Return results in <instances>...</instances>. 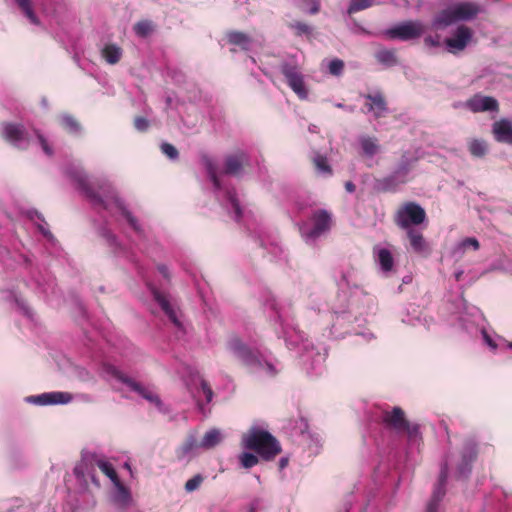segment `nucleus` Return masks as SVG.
Listing matches in <instances>:
<instances>
[{
    "label": "nucleus",
    "mask_w": 512,
    "mask_h": 512,
    "mask_svg": "<svg viewBox=\"0 0 512 512\" xmlns=\"http://www.w3.org/2000/svg\"><path fill=\"white\" fill-rule=\"evenodd\" d=\"M292 28L295 29L298 35L310 33V27L304 22H295L292 24Z\"/></svg>",
    "instance_id": "nucleus-46"
},
{
    "label": "nucleus",
    "mask_w": 512,
    "mask_h": 512,
    "mask_svg": "<svg viewBox=\"0 0 512 512\" xmlns=\"http://www.w3.org/2000/svg\"><path fill=\"white\" fill-rule=\"evenodd\" d=\"M2 137L15 147L26 139V130L23 125L4 122L2 124Z\"/></svg>",
    "instance_id": "nucleus-14"
},
{
    "label": "nucleus",
    "mask_w": 512,
    "mask_h": 512,
    "mask_svg": "<svg viewBox=\"0 0 512 512\" xmlns=\"http://www.w3.org/2000/svg\"><path fill=\"white\" fill-rule=\"evenodd\" d=\"M402 432H406L410 441H416L420 438V427L418 424H411L409 421L406 422Z\"/></svg>",
    "instance_id": "nucleus-39"
},
{
    "label": "nucleus",
    "mask_w": 512,
    "mask_h": 512,
    "mask_svg": "<svg viewBox=\"0 0 512 512\" xmlns=\"http://www.w3.org/2000/svg\"><path fill=\"white\" fill-rule=\"evenodd\" d=\"M311 226L303 224L300 226L301 237L305 241L316 240L327 234L333 225L332 214L325 209H317L310 216Z\"/></svg>",
    "instance_id": "nucleus-4"
},
{
    "label": "nucleus",
    "mask_w": 512,
    "mask_h": 512,
    "mask_svg": "<svg viewBox=\"0 0 512 512\" xmlns=\"http://www.w3.org/2000/svg\"><path fill=\"white\" fill-rule=\"evenodd\" d=\"M200 447L194 435H189L185 441L176 449L178 459H184L194 449Z\"/></svg>",
    "instance_id": "nucleus-27"
},
{
    "label": "nucleus",
    "mask_w": 512,
    "mask_h": 512,
    "mask_svg": "<svg viewBox=\"0 0 512 512\" xmlns=\"http://www.w3.org/2000/svg\"><path fill=\"white\" fill-rule=\"evenodd\" d=\"M96 465L100 471L112 481L113 484L120 480L118 473L110 462L99 459L96 461Z\"/></svg>",
    "instance_id": "nucleus-33"
},
{
    "label": "nucleus",
    "mask_w": 512,
    "mask_h": 512,
    "mask_svg": "<svg viewBox=\"0 0 512 512\" xmlns=\"http://www.w3.org/2000/svg\"><path fill=\"white\" fill-rule=\"evenodd\" d=\"M154 299L156 302L160 305L162 310L165 312V314L168 316V318L173 322V324L177 327L181 326V323L179 319L177 318L176 311L171 306L170 302L166 298L165 295L160 293L159 291L155 290L153 291Z\"/></svg>",
    "instance_id": "nucleus-21"
},
{
    "label": "nucleus",
    "mask_w": 512,
    "mask_h": 512,
    "mask_svg": "<svg viewBox=\"0 0 512 512\" xmlns=\"http://www.w3.org/2000/svg\"><path fill=\"white\" fill-rule=\"evenodd\" d=\"M314 165L316 167V169L319 171V172H322V173H325V174H331L332 173V169L328 163V160L325 156L323 155H317L314 160Z\"/></svg>",
    "instance_id": "nucleus-38"
},
{
    "label": "nucleus",
    "mask_w": 512,
    "mask_h": 512,
    "mask_svg": "<svg viewBox=\"0 0 512 512\" xmlns=\"http://www.w3.org/2000/svg\"><path fill=\"white\" fill-rule=\"evenodd\" d=\"M481 10V6L474 2L457 3L439 11L432 21V26L443 29L455 22L469 21L476 18Z\"/></svg>",
    "instance_id": "nucleus-3"
},
{
    "label": "nucleus",
    "mask_w": 512,
    "mask_h": 512,
    "mask_svg": "<svg viewBox=\"0 0 512 512\" xmlns=\"http://www.w3.org/2000/svg\"><path fill=\"white\" fill-rule=\"evenodd\" d=\"M288 463H289V459L287 457L281 458L278 462L279 469L283 470L284 468L287 467Z\"/></svg>",
    "instance_id": "nucleus-52"
},
{
    "label": "nucleus",
    "mask_w": 512,
    "mask_h": 512,
    "mask_svg": "<svg viewBox=\"0 0 512 512\" xmlns=\"http://www.w3.org/2000/svg\"><path fill=\"white\" fill-rule=\"evenodd\" d=\"M374 1L373 0H351L350 5L348 7V13L353 14L358 11L367 9L371 6H373Z\"/></svg>",
    "instance_id": "nucleus-37"
},
{
    "label": "nucleus",
    "mask_w": 512,
    "mask_h": 512,
    "mask_svg": "<svg viewBox=\"0 0 512 512\" xmlns=\"http://www.w3.org/2000/svg\"><path fill=\"white\" fill-rule=\"evenodd\" d=\"M242 445L254 451L264 461H272L282 452L277 438L270 432L257 427H252L243 434Z\"/></svg>",
    "instance_id": "nucleus-2"
},
{
    "label": "nucleus",
    "mask_w": 512,
    "mask_h": 512,
    "mask_svg": "<svg viewBox=\"0 0 512 512\" xmlns=\"http://www.w3.org/2000/svg\"><path fill=\"white\" fill-rule=\"evenodd\" d=\"M202 388H203V391L206 393L207 400L210 401L211 400V396H212V390L210 389L208 384L205 383V382L202 383Z\"/></svg>",
    "instance_id": "nucleus-49"
},
{
    "label": "nucleus",
    "mask_w": 512,
    "mask_h": 512,
    "mask_svg": "<svg viewBox=\"0 0 512 512\" xmlns=\"http://www.w3.org/2000/svg\"><path fill=\"white\" fill-rule=\"evenodd\" d=\"M134 127L138 130V131H141V132H144L148 129L149 127V122L148 120L145 118V117H142V116H137L135 119H134Z\"/></svg>",
    "instance_id": "nucleus-44"
},
{
    "label": "nucleus",
    "mask_w": 512,
    "mask_h": 512,
    "mask_svg": "<svg viewBox=\"0 0 512 512\" xmlns=\"http://www.w3.org/2000/svg\"><path fill=\"white\" fill-rule=\"evenodd\" d=\"M259 458L260 457L258 455H255V454H252L249 452H243L239 456V461L243 468L249 469L259 463Z\"/></svg>",
    "instance_id": "nucleus-36"
},
{
    "label": "nucleus",
    "mask_w": 512,
    "mask_h": 512,
    "mask_svg": "<svg viewBox=\"0 0 512 512\" xmlns=\"http://www.w3.org/2000/svg\"><path fill=\"white\" fill-rule=\"evenodd\" d=\"M228 348L245 366H254L260 363L256 352L239 337H232L228 342Z\"/></svg>",
    "instance_id": "nucleus-9"
},
{
    "label": "nucleus",
    "mask_w": 512,
    "mask_h": 512,
    "mask_svg": "<svg viewBox=\"0 0 512 512\" xmlns=\"http://www.w3.org/2000/svg\"><path fill=\"white\" fill-rule=\"evenodd\" d=\"M248 164V157L244 152L228 155L225 158L224 173L238 176L244 165Z\"/></svg>",
    "instance_id": "nucleus-18"
},
{
    "label": "nucleus",
    "mask_w": 512,
    "mask_h": 512,
    "mask_svg": "<svg viewBox=\"0 0 512 512\" xmlns=\"http://www.w3.org/2000/svg\"><path fill=\"white\" fill-rule=\"evenodd\" d=\"M122 54L123 51L121 47L116 44H107L101 50L102 57L111 65L117 64L120 61Z\"/></svg>",
    "instance_id": "nucleus-24"
},
{
    "label": "nucleus",
    "mask_w": 512,
    "mask_h": 512,
    "mask_svg": "<svg viewBox=\"0 0 512 512\" xmlns=\"http://www.w3.org/2000/svg\"><path fill=\"white\" fill-rule=\"evenodd\" d=\"M202 162L207 170V173L216 189H221V182L216 172V164L208 155L202 156Z\"/></svg>",
    "instance_id": "nucleus-29"
},
{
    "label": "nucleus",
    "mask_w": 512,
    "mask_h": 512,
    "mask_svg": "<svg viewBox=\"0 0 512 512\" xmlns=\"http://www.w3.org/2000/svg\"><path fill=\"white\" fill-rule=\"evenodd\" d=\"M465 105L473 113L499 111V103L494 97L479 93L469 98Z\"/></svg>",
    "instance_id": "nucleus-11"
},
{
    "label": "nucleus",
    "mask_w": 512,
    "mask_h": 512,
    "mask_svg": "<svg viewBox=\"0 0 512 512\" xmlns=\"http://www.w3.org/2000/svg\"><path fill=\"white\" fill-rule=\"evenodd\" d=\"M280 71L285 77L288 86L300 98L306 99L308 97V90L304 83V77L297 65L283 62L280 65Z\"/></svg>",
    "instance_id": "nucleus-7"
},
{
    "label": "nucleus",
    "mask_w": 512,
    "mask_h": 512,
    "mask_svg": "<svg viewBox=\"0 0 512 512\" xmlns=\"http://www.w3.org/2000/svg\"><path fill=\"white\" fill-rule=\"evenodd\" d=\"M227 199L229 200V202L231 203L232 205V208L234 210V213H235V220L238 221L241 219L242 217V209H241V206L239 204V201L236 197V194L235 192H232V191H228L227 192Z\"/></svg>",
    "instance_id": "nucleus-41"
},
{
    "label": "nucleus",
    "mask_w": 512,
    "mask_h": 512,
    "mask_svg": "<svg viewBox=\"0 0 512 512\" xmlns=\"http://www.w3.org/2000/svg\"><path fill=\"white\" fill-rule=\"evenodd\" d=\"M424 43H425V45L430 46V47H438L440 45L438 36H436V37H433L430 35L426 36L424 38Z\"/></svg>",
    "instance_id": "nucleus-48"
},
{
    "label": "nucleus",
    "mask_w": 512,
    "mask_h": 512,
    "mask_svg": "<svg viewBox=\"0 0 512 512\" xmlns=\"http://www.w3.org/2000/svg\"><path fill=\"white\" fill-rule=\"evenodd\" d=\"M71 400L72 396L67 392L43 393L36 397V402L41 405L66 404Z\"/></svg>",
    "instance_id": "nucleus-20"
},
{
    "label": "nucleus",
    "mask_w": 512,
    "mask_h": 512,
    "mask_svg": "<svg viewBox=\"0 0 512 512\" xmlns=\"http://www.w3.org/2000/svg\"><path fill=\"white\" fill-rule=\"evenodd\" d=\"M155 25L151 20H141L134 24L133 31L139 37L145 38L153 33Z\"/></svg>",
    "instance_id": "nucleus-32"
},
{
    "label": "nucleus",
    "mask_w": 512,
    "mask_h": 512,
    "mask_svg": "<svg viewBox=\"0 0 512 512\" xmlns=\"http://www.w3.org/2000/svg\"><path fill=\"white\" fill-rule=\"evenodd\" d=\"M104 371L106 374L112 376L116 380L127 385L132 391L137 392L140 396H142L150 403H153L156 406L161 405V400L156 393H154L149 388L143 386L141 383L135 381L134 379L123 373L121 370H119L117 367L113 365H106L104 367Z\"/></svg>",
    "instance_id": "nucleus-6"
},
{
    "label": "nucleus",
    "mask_w": 512,
    "mask_h": 512,
    "mask_svg": "<svg viewBox=\"0 0 512 512\" xmlns=\"http://www.w3.org/2000/svg\"><path fill=\"white\" fill-rule=\"evenodd\" d=\"M363 97L367 100L365 107L368 112H373L375 118L384 116L387 111V102L381 92L375 94H365Z\"/></svg>",
    "instance_id": "nucleus-17"
},
{
    "label": "nucleus",
    "mask_w": 512,
    "mask_h": 512,
    "mask_svg": "<svg viewBox=\"0 0 512 512\" xmlns=\"http://www.w3.org/2000/svg\"><path fill=\"white\" fill-rule=\"evenodd\" d=\"M378 262L384 272H390L394 267V258L392 253L386 248L379 249Z\"/></svg>",
    "instance_id": "nucleus-31"
},
{
    "label": "nucleus",
    "mask_w": 512,
    "mask_h": 512,
    "mask_svg": "<svg viewBox=\"0 0 512 512\" xmlns=\"http://www.w3.org/2000/svg\"><path fill=\"white\" fill-rule=\"evenodd\" d=\"M468 150L472 156L476 158H482L486 155L488 146L485 140L472 139L468 143Z\"/></svg>",
    "instance_id": "nucleus-30"
},
{
    "label": "nucleus",
    "mask_w": 512,
    "mask_h": 512,
    "mask_svg": "<svg viewBox=\"0 0 512 512\" xmlns=\"http://www.w3.org/2000/svg\"><path fill=\"white\" fill-rule=\"evenodd\" d=\"M328 68L332 75L338 76L342 74L344 70V62L341 59H333L330 61Z\"/></svg>",
    "instance_id": "nucleus-43"
},
{
    "label": "nucleus",
    "mask_w": 512,
    "mask_h": 512,
    "mask_svg": "<svg viewBox=\"0 0 512 512\" xmlns=\"http://www.w3.org/2000/svg\"><path fill=\"white\" fill-rule=\"evenodd\" d=\"M23 15L34 25L41 24L40 19L35 14L32 0H14Z\"/></svg>",
    "instance_id": "nucleus-25"
},
{
    "label": "nucleus",
    "mask_w": 512,
    "mask_h": 512,
    "mask_svg": "<svg viewBox=\"0 0 512 512\" xmlns=\"http://www.w3.org/2000/svg\"><path fill=\"white\" fill-rule=\"evenodd\" d=\"M38 140L40 142V145L43 149V151L48 155L51 156L53 154L52 148L49 146L47 140L44 138L43 135L37 134Z\"/></svg>",
    "instance_id": "nucleus-47"
},
{
    "label": "nucleus",
    "mask_w": 512,
    "mask_h": 512,
    "mask_svg": "<svg viewBox=\"0 0 512 512\" xmlns=\"http://www.w3.org/2000/svg\"><path fill=\"white\" fill-rule=\"evenodd\" d=\"M160 149H161V152L171 160H176L179 157L178 150L176 149L175 146H173L170 143H167V142L162 143Z\"/></svg>",
    "instance_id": "nucleus-42"
},
{
    "label": "nucleus",
    "mask_w": 512,
    "mask_h": 512,
    "mask_svg": "<svg viewBox=\"0 0 512 512\" xmlns=\"http://www.w3.org/2000/svg\"><path fill=\"white\" fill-rule=\"evenodd\" d=\"M71 177L78 183L87 197L93 202L102 205L108 209L110 204H114L126 218L130 226L138 233L141 232L140 225L136 218L126 209L123 201L118 197L117 192L109 182L103 181L98 185L101 192H96L89 183L88 176L83 171L71 172Z\"/></svg>",
    "instance_id": "nucleus-1"
},
{
    "label": "nucleus",
    "mask_w": 512,
    "mask_h": 512,
    "mask_svg": "<svg viewBox=\"0 0 512 512\" xmlns=\"http://www.w3.org/2000/svg\"><path fill=\"white\" fill-rule=\"evenodd\" d=\"M472 36L473 32L469 27L460 25L451 37L445 39V44L450 52L462 51L469 44Z\"/></svg>",
    "instance_id": "nucleus-12"
},
{
    "label": "nucleus",
    "mask_w": 512,
    "mask_h": 512,
    "mask_svg": "<svg viewBox=\"0 0 512 512\" xmlns=\"http://www.w3.org/2000/svg\"><path fill=\"white\" fill-rule=\"evenodd\" d=\"M492 134L499 143L512 145V122L507 118H501L492 124Z\"/></svg>",
    "instance_id": "nucleus-16"
},
{
    "label": "nucleus",
    "mask_w": 512,
    "mask_h": 512,
    "mask_svg": "<svg viewBox=\"0 0 512 512\" xmlns=\"http://www.w3.org/2000/svg\"><path fill=\"white\" fill-rule=\"evenodd\" d=\"M204 482V477L201 474H196L192 478L186 481L185 483V490L188 493H191L195 490H197L201 484Z\"/></svg>",
    "instance_id": "nucleus-40"
},
{
    "label": "nucleus",
    "mask_w": 512,
    "mask_h": 512,
    "mask_svg": "<svg viewBox=\"0 0 512 512\" xmlns=\"http://www.w3.org/2000/svg\"><path fill=\"white\" fill-rule=\"evenodd\" d=\"M382 423L385 427L396 432H402L408 421L405 412L400 407H393L391 411L384 410L381 416Z\"/></svg>",
    "instance_id": "nucleus-13"
},
{
    "label": "nucleus",
    "mask_w": 512,
    "mask_h": 512,
    "mask_svg": "<svg viewBox=\"0 0 512 512\" xmlns=\"http://www.w3.org/2000/svg\"><path fill=\"white\" fill-rule=\"evenodd\" d=\"M158 270L163 275V277L169 279V277H170L169 271H168V268L165 265H159L158 266Z\"/></svg>",
    "instance_id": "nucleus-50"
},
{
    "label": "nucleus",
    "mask_w": 512,
    "mask_h": 512,
    "mask_svg": "<svg viewBox=\"0 0 512 512\" xmlns=\"http://www.w3.org/2000/svg\"><path fill=\"white\" fill-rule=\"evenodd\" d=\"M92 482H94L95 484L99 485V483L94 478L92 479Z\"/></svg>",
    "instance_id": "nucleus-55"
},
{
    "label": "nucleus",
    "mask_w": 512,
    "mask_h": 512,
    "mask_svg": "<svg viewBox=\"0 0 512 512\" xmlns=\"http://www.w3.org/2000/svg\"><path fill=\"white\" fill-rule=\"evenodd\" d=\"M116 488V493L113 497V502L121 509L127 507L131 500L130 491L128 488L119 480L113 484Z\"/></svg>",
    "instance_id": "nucleus-22"
},
{
    "label": "nucleus",
    "mask_w": 512,
    "mask_h": 512,
    "mask_svg": "<svg viewBox=\"0 0 512 512\" xmlns=\"http://www.w3.org/2000/svg\"><path fill=\"white\" fill-rule=\"evenodd\" d=\"M425 210L416 202L403 204L396 212L394 221L402 229H412V225H420L426 220Z\"/></svg>",
    "instance_id": "nucleus-5"
},
{
    "label": "nucleus",
    "mask_w": 512,
    "mask_h": 512,
    "mask_svg": "<svg viewBox=\"0 0 512 512\" xmlns=\"http://www.w3.org/2000/svg\"><path fill=\"white\" fill-rule=\"evenodd\" d=\"M487 341H488V344L491 345L492 347H496L495 344L492 343V341L487 337Z\"/></svg>",
    "instance_id": "nucleus-54"
},
{
    "label": "nucleus",
    "mask_w": 512,
    "mask_h": 512,
    "mask_svg": "<svg viewBox=\"0 0 512 512\" xmlns=\"http://www.w3.org/2000/svg\"><path fill=\"white\" fill-rule=\"evenodd\" d=\"M426 26L420 21H405L387 31L391 39L409 41L417 39L424 34Z\"/></svg>",
    "instance_id": "nucleus-8"
},
{
    "label": "nucleus",
    "mask_w": 512,
    "mask_h": 512,
    "mask_svg": "<svg viewBox=\"0 0 512 512\" xmlns=\"http://www.w3.org/2000/svg\"><path fill=\"white\" fill-rule=\"evenodd\" d=\"M407 236L413 252L422 256L429 254V245L421 232L416 229H409L407 230Z\"/></svg>",
    "instance_id": "nucleus-19"
},
{
    "label": "nucleus",
    "mask_w": 512,
    "mask_h": 512,
    "mask_svg": "<svg viewBox=\"0 0 512 512\" xmlns=\"http://www.w3.org/2000/svg\"><path fill=\"white\" fill-rule=\"evenodd\" d=\"M461 246L464 248L472 247L476 251L480 248V243L474 237H467L461 242Z\"/></svg>",
    "instance_id": "nucleus-45"
},
{
    "label": "nucleus",
    "mask_w": 512,
    "mask_h": 512,
    "mask_svg": "<svg viewBox=\"0 0 512 512\" xmlns=\"http://www.w3.org/2000/svg\"><path fill=\"white\" fill-rule=\"evenodd\" d=\"M227 40L230 44L238 46L243 50H248L252 42L249 35L239 31H231L227 33Z\"/></svg>",
    "instance_id": "nucleus-26"
},
{
    "label": "nucleus",
    "mask_w": 512,
    "mask_h": 512,
    "mask_svg": "<svg viewBox=\"0 0 512 512\" xmlns=\"http://www.w3.org/2000/svg\"><path fill=\"white\" fill-rule=\"evenodd\" d=\"M375 57L379 63L389 67L395 66L398 62L395 51L393 50H380L376 53Z\"/></svg>",
    "instance_id": "nucleus-34"
},
{
    "label": "nucleus",
    "mask_w": 512,
    "mask_h": 512,
    "mask_svg": "<svg viewBox=\"0 0 512 512\" xmlns=\"http://www.w3.org/2000/svg\"><path fill=\"white\" fill-rule=\"evenodd\" d=\"M345 189H346L347 192L353 193L356 190V186H355V184L353 182L347 181L345 183Z\"/></svg>",
    "instance_id": "nucleus-51"
},
{
    "label": "nucleus",
    "mask_w": 512,
    "mask_h": 512,
    "mask_svg": "<svg viewBox=\"0 0 512 512\" xmlns=\"http://www.w3.org/2000/svg\"><path fill=\"white\" fill-rule=\"evenodd\" d=\"M221 440V433L216 429H212L204 434L201 441L199 442V446L201 448L210 449L218 445Z\"/></svg>",
    "instance_id": "nucleus-28"
},
{
    "label": "nucleus",
    "mask_w": 512,
    "mask_h": 512,
    "mask_svg": "<svg viewBox=\"0 0 512 512\" xmlns=\"http://www.w3.org/2000/svg\"><path fill=\"white\" fill-rule=\"evenodd\" d=\"M477 445L472 441H467L464 444L461 457L462 462L458 467V475L460 477H467L471 471V464L477 458Z\"/></svg>",
    "instance_id": "nucleus-15"
},
{
    "label": "nucleus",
    "mask_w": 512,
    "mask_h": 512,
    "mask_svg": "<svg viewBox=\"0 0 512 512\" xmlns=\"http://www.w3.org/2000/svg\"><path fill=\"white\" fill-rule=\"evenodd\" d=\"M60 124L65 130H67L68 132H71V133H76V132L80 131V128H81L78 121L73 116H70V115L62 116L60 119Z\"/></svg>",
    "instance_id": "nucleus-35"
},
{
    "label": "nucleus",
    "mask_w": 512,
    "mask_h": 512,
    "mask_svg": "<svg viewBox=\"0 0 512 512\" xmlns=\"http://www.w3.org/2000/svg\"><path fill=\"white\" fill-rule=\"evenodd\" d=\"M448 478V463L445 462L440 471L438 482L435 484L432 496L427 503L425 512H438L439 505L446 494L445 485Z\"/></svg>",
    "instance_id": "nucleus-10"
},
{
    "label": "nucleus",
    "mask_w": 512,
    "mask_h": 512,
    "mask_svg": "<svg viewBox=\"0 0 512 512\" xmlns=\"http://www.w3.org/2000/svg\"><path fill=\"white\" fill-rule=\"evenodd\" d=\"M359 143L363 154L367 157H373L380 151V144L376 137L371 136H361L359 138Z\"/></svg>",
    "instance_id": "nucleus-23"
},
{
    "label": "nucleus",
    "mask_w": 512,
    "mask_h": 512,
    "mask_svg": "<svg viewBox=\"0 0 512 512\" xmlns=\"http://www.w3.org/2000/svg\"><path fill=\"white\" fill-rule=\"evenodd\" d=\"M319 9H320V3H319V0H316L313 4L312 8L310 9V13L316 14L319 12Z\"/></svg>",
    "instance_id": "nucleus-53"
}]
</instances>
